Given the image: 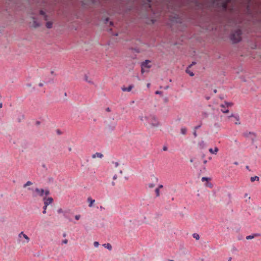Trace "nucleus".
Instances as JSON below:
<instances>
[{
    "mask_svg": "<svg viewBox=\"0 0 261 261\" xmlns=\"http://www.w3.org/2000/svg\"><path fill=\"white\" fill-rule=\"evenodd\" d=\"M134 87V85H130L128 87H122L121 88V90L124 91V92H130L132 89Z\"/></svg>",
    "mask_w": 261,
    "mask_h": 261,
    "instance_id": "7",
    "label": "nucleus"
},
{
    "mask_svg": "<svg viewBox=\"0 0 261 261\" xmlns=\"http://www.w3.org/2000/svg\"><path fill=\"white\" fill-rule=\"evenodd\" d=\"M155 93L156 94H161L162 93V92L160 91H156Z\"/></svg>",
    "mask_w": 261,
    "mask_h": 261,
    "instance_id": "35",
    "label": "nucleus"
},
{
    "mask_svg": "<svg viewBox=\"0 0 261 261\" xmlns=\"http://www.w3.org/2000/svg\"><path fill=\"white\" fill-rule=\"evenodd\" d=\"M227 119L230 121L234 122V123L237 125L240 124L239 121L240 119L238 116H234L233 114H231V115L227 117Z\"/></svg>",
    "mask_w": 261,
    "mask_h": 261,
    "instance_id": "5",
    "label": "nucleus"
},
{
    "mask_svg": "<svg viewBox=\"0 0 261 261\" xmlns=\"http://www.w3.org/2000/svg\"><path fill=\"white\" fill-rule=\"evenodd\" d=\"M37 124H39V122H38V121L37 122Z\"/></svg>",
    "mask_w": 261,
    "mask_h": 261,
    "instance_id": "53",
    "label": "nucleus"
},
{
    "mask_svg": "<svg viewBox=\"0 0 261 261\" xmlns=\"http://www.w3.org/2000/svg\"><path fill=\"white\" fill-rule=\"evenodd\" d=\"M113 165H114V167L115 168H117L119 165V164L118 162H113Z\"/></svg>",
    "mask_w": 261,
    "mask_h": 261,
    "instance_id": "27",
    "label": "nucleus"
},
{
    "mask_svg": "<svg viewBox=\"0 0 261 261\" xmlns=\"http://www.w3.org/2000/svg\"><path fill=\"white\" fill-rule=\"evenodd\" d=\"M22 237L26 240V243H28L30 241V238L24 233Z\"/></svg>",
    "mask_w": 261,
    "mask_h": 261,
    "instance_id": "23",
    "label": "nucleus"
},
{
    "mask_svg": "<svg viewBox=\"0 0 261 261\" xmlns=\"http://www.w3.org/2000/svg\"><path fill=\"white\" fill-rule=\"evenodd\" d=\"M47 206L44 205V206H43V214H46V210L47 208Z\"/></svg>",
    "mask_w": 261,
    "mask_h": 261,
    "instance_id": "29",
    "label": "nucleus"
},
{
    "mask_svg": "<svg viewBox=\"0 0 261 261\" xmlns=\"http://www.w3.org/2000/svg\"><path fill=\"white\" fill-rule=\"evenodd\" d=\"M163 188V186L162 185H160L158 186V188H156L155 189V195H156V197H159L160 196V189H162Z\"/></svg>",
    "mask_w": 261,
    "mask_h": 261,
    "instance_id": "9",
    "label": "nucleus"
},
{
    "mask_svg": "<svg viewBox=\"0 0 261 261\" xmlns=\"http://www.w3.org/2000/svg\"><path fill=\"white\" fill-rule=\"evenodd\" d=\"M93 245L95 247H98L99 244L98 242L95 241L94 242Z\"/></svg>",
    "mask_w": 261,
    "mask_h": 261,
    "instance_id": "28",
    "label": "nucleus"
},
{
    "mask_svg": "<svg viewBox=\"0 0 261 261\" xmlns=\"http://www.w3.org/2000/svg\"><path fill=\"white\" fill-rule=\"evenodd\" d=\"M181 133L182 135H186L187 133V129L185 127H182L180 129Z\"/></svg>",
    "mask_w": 261,
    "mask_h": 261,
    "instance_id": "19",
    "label": "nucleus"
},
{
    "mask_svg": "<svg viewBox=\"0 0 261 261\" xmlns=\"http://www.w3.org/2000/svg\"><path fill=\"white\" fill-rule=\"evenodd\" d=\"M155 184H153V183H148L147 184V186L149 188H153L155 187Z\"/></svg>",
    "mask_w": 261,
    "mask_h": 261,
    "instance_id": "21",
    "label": "nucleus"
},
{
    "mask_svg": "<svg viewBox=\"0 0 261 261\" xmlns=\"http://www.w3.org/2000/svg\"><path fill=\"white\" fill-rule=\"evenodd\" d=\"M150 61L149 60H145L144 62H142L141 64V67L144 68H149L151 67V65H149Z\"/></svg>",
    "mask_w": 261,
    "mask_h": 261,
    "instance_id": "6",
    "label": "nucleus"
},
{
    "mask_svg": "<svg viewBox=\"0 0 261 261\" xmlns=\"http://www.w3.org/2000/svg\"><path fill=\"white\" fill-rule=\"evenodd\" d=\"M193 64H195L194 62H193L192 64H191L189 67H191Z\"/></svg>",
    "mask_w": 261,
    "mask_h": 261,
    "instance_id": "43",
    "label": "nucleus"
},
{
    "mask_svg": "<svg viewBox=\"0 0 261 261\" xmlns=\"http://www.w3.org/2000/svg\"><path fill=\"white\" fill-rule=\"evenodd\" d=\"M186 72L188 74H189V75L191 76H193L194 75V73L192 72H190L188 69H187L186 70Z\"/></svg>",
    "mask_w": 261,
    "mask_h": 261,
    "instance_id": "26",
    "label": "nucleus"
},
{
    "mask_svg": "<svg viewBox=\"0 0 261 261\" xmlns=\"http://www.w3.org/2000/svg\"><path fill=\"white\" fill-rule=\"evenodd\" d=\"M241 30L238 29L231 33L230 39L233 43H237L241 40Z\"/></svg>",
    "mask_w": 261,
    "mask_h": 261,
    "instance_id": "2",
    "label": "nucleus"
},
{
    "mask_svg": "<svg viewBox=\"0 0 261 261\" xmlns=\"http://www.w3.org/2000/svg\"><path fill=\"white\" fill-rule=\"evenodd\" d=\"M163 149H164V150H167V147H164Z\"/></svg>",
    "mask_w": 261,
    "mask_h": 261,
    "instance_id": "47",
    "label": "nucleus"
},
{
    "mask_svg": "<svg viewBox=\"0 0 261 261\" xmlns=\"http://www.w3.org/2000/svg\"><path fill=\"white\" fill-rule=\"evenodd\" d=\"M169 261H174V260H169Z\"/></svg>",
    "mask_w": 261,
    "mask_h": 261,
    "instance_id": "55",
    "label": "nucleus"
},
{
    "mask_svg": "<svg viewBox=\"0 0 261 261\" xmlns=\"http://www.w3.org/2000/svg\"><path fill=\"white\" fill-rule=\"evenodd\" d=\"M40 14H41V15H43V16H44V19H45V20H47V16H46V15L45 14V13H44L42 10H41V11H40Z\"/></svg>",
    "mask_w": 261,
    "mask_h": 261,
    "instance_id": "24",
    "label": "nucleus"
},
{
    "mask_svg": "<svg viewBox=\"0 0 261 261\" xmlns=\"http://www.w3.org/2000/svg\"><path fill=\"white\" fill-rule=\"evenodd\" d=\"M260 236V234H259V233H255V234H253V235H249V236H247V237H246V239L247 240H250V239H253V238H255V237H259V236Z\"/></svg>",
    "mask_w": 261,
    "mask_h": 261,
    "instance_id": "12",
    "label": "nucleus"
},
{
    "mask_svg": "<svg viewBox=\"0 0 261 261\" xmlns=\"http://www.w3.org/2000/svg\"><path fill=\"white\" fill-rule=\"evenodd\" d=\"M214 92L216 93H217V90H215L214 91Z\"/></svg>",
    "mask_w": 261,
    "mask_h": 261,
    "instance_id": "51",
    "label": "nucleus"
},
{
    "mask_svg": "<svg viewBox=\"0 0 261 261\" xmlns=\"http://www.w3.org/2000/svg\"><path fill=\"white\" fill-rule=\"evenodd\" d=\"M155 179L156 181L158 182V178H155Z\"/></svg>",
    "mask_w": 261,
    "mask_h": 261,
    "instance_id": "49",
    "label": "nucleus"
},
{
    "mask_svg": "<svg viewBox=\"0 0 261 261\" xmlns=\"http://www.w3.org/2000/svg\"><path fill=\"white\" fill-rule=\"evenodd\" d=\"M112 186H115V182L114 181H113L112 182Z\"/></svg>",
    "mask_w": 261,
    "mask_h": 261,
    "instance_id": "40",
    "label": "nucleus"
},
{
    "mask_svg": "<svg viewBox=\"0 0 261 261\" xmlns=\"http://www.w3.org/2000/svg\"><path fill=\"white\" fill-rule=\"evenodd\" d=\"M33 25L34 28L38 27L40 25L39 23H38L35 20H33Z\"/></svg>",
    "mask_w": 261,
    "mask_h": 261,
    "instance_id": "22",
    "label": "nucleus"
},
{
    "mask_svg": "<svg viewBox=\"0 0 261 261\" xmlns=\"http://www.w3.org/2000/svg\"><path fill=\"white\" fill-rule=\"evenodd\" d=\"M207 163V161L206 160H204L203 161V163L204 164H206Z\"/></svg>",
    "mask_w": 261,
    "mask_h": 261,
    "instance_id": "45",
    "label": "nucleus"
},
{
    "mask_svg": "<svg viewBox=\"0 0 261 261\" xmlns=\"http://www.w3.org/2000/svg\"><path fill=\"white\" fill-rule=\"evenodd\" d=\"M44 204L48 206L49 204L52 203L53 199L51 197H48L47 199L44 198Z\"/></svg>",
    "mask_w": 261,
    "mask_h": 261,
    "instance_id": "8",
    "label": "nucleus"
},
{
    "mask_svg": "<svg viewBox=\"0 0 261 261\" xmlns=\"http://www.w3.org/2000/svg\"><path fill=\"white\" fill-rule=\"evenodd\" d=\"M63 212V210L62 208H60L58 210V213H62Z\"/></svg>",
    "mask_w": 261,
    "mask_h": 261,
    "instance_id": "36",
    "label": "nucleus"
},
{
    "mask_svg": "<svg viewBox=\"0 0 261 261\" xmlns=\"http://www.w3.org/2000/svg\"><path fill=\"white\" fill-rule=\"evenodd\" d=\"M193 135L195 137H197V133H196V131H194L193 132Z\"/></svg>",
    "mask_w": 261,
    "mask_h": 261,
    "instance_id": "38",
    "label": "nucleus"
},
{
    "mask_svg": "<svg viewBox=\"0 0 261 261\" xmlns=\"http://www.w3.org/2000/svg\"><path fill=\"white\" fill-rule=\"evenodd\" d=\"M259 179V177L257 176L251 177L250 178V180L251 182H254V181H258Z\"/></svg>",
    "mask_w": 261,
    "mask_h": 261,
    "instance_id": "15",
    "label": "nucleus"
},
{
    "mask_svg": "<svg viewBox=\"0 0 261 261\" xmlns=\"http://www.w3.org/2000/svg\"><path fill=\"white\" fill-rule=\"evenodd\" d=\"M228 261H231V257H230L228 259Z\"/></svg>",
    "mask_w": 261,
    "mask_h": 261,
    "instance_id": "50",
    "label": "nucleus"
},
{
    "mask_svg": "<svg viewBox=\"0 0 261 261\" xmlns=\"http://www.w3.org/2000/svg\"><path fill=\"white\" fill-rule=\"evenodd\" d=\"M87 201L89 203L88 206L90 207H91L93 206V204L95 203V200L92 199L90 197H88L87 199Z\"/></svg>",
    "mask_w": 261,
    "mask_h": 261,
    "instance_id": "10",
    "label": "nucleus"
},
{
    "mask_svg": "<svg viewBox=\"0 0 261 261\" xmlns=\"http://www.w3.org/2000/svg\"><path fill=\"white\" fill-rule=\"evenodd\" d=\"M103 246L108 249L109 250H111L112 249V245L109 243L104 244H103Z\"/></svg>",
    "mask_w": 261,
    "mask_h": 261,
    "instance_id": "14",
    "label": "nucleus"
},
{
    "mask_svg": "<svg viewBox=\"0 0 261 261\" xmlns=\"http://www.w3.org/2000/svg\"><path fill=\"white\" fill-rule=\"evenodd\" d=\"M81 218V215H76L75 216V219L76 220H79Z\"/></svg>",
    "mask_w": 261,
    "mask_h": 261,
    "instance_id": "31",
    "label": "nucleus"
},
{
    "mask_svg": "<svg viewBox=\"0 0 261 261\" xmlns=\"http://www.w3.org/2000/svg\"><path fill=\"white\" fill-rule=\"evenodd\" d=\"M23 232H21L18 235L19 238H21V237L23 235Z\"/></svg>",
    "mask_w": 261,
    "mask_h": 261,
    "instance_id": "34",
    "label": "nucleus"
},
{
    "mask_svg": "<svg viewBox=\"0 0 261 261\" xmlns=\"http://www.w3.org/2000/svg\"><path fill=\"white\" fill-rule=\"evenodd\" d=\"M3 104L2 103H0V108H2Z\"/></svg>",
    "mask_w": 261,
    "mask_h": 261,
    "instance_id": "46",
    "label": "nucleus"
},
{
    "mask_svg": "<svg viewBox=\"0 0 261 261\" xmlns=\"http://www.w3.org/2000/svg\"><path fill=\"white\" fill-rule=\"evenodd\" d=\"M208 179H209V178H207V177H203L201 178V180H202V181H207Z\"/></svg>",
    "mask_w": 261,
    "mask_h": 261,
    "instance_id": "30",
    "label": "nucleus"
},
{
    "mask_svg": "<svg viewBox=\"0 0 261 261\" xmlns=\"http://www.w3.org/2000/svg\"><path fill=\"white\" fill-rule=\"evenodd\" d=\"M199 145L200 147V148H203L205 147V143L203 141H201L199 143Z\"/></svg>",
    "mask_w": 261,
    "mask_h": 261,
    "instance_id": "18",
    "label": "nucleus"
},
{
    "mask_svg": "<svg viewBox=\"0 0 261 261\" xmlns=\"http://www.w3.org/2000/svg\"><path fill=\"white\" fill-rule=\"evenodd\" d=\"M44 194L47 196L49 194V191L48 190L44 191L42 189L36 188L35 191L33 192V196L34 197L37 196H43Z\"/></svg>",
    "mask_w": 261,
    "mask_h": 261,
    "instance_id": "3",
    "label": "nucleus"
},
{
    "mask_svg": "<svg viewBox=\"0 0 261 261\" xmlns=\"http://www.w3.org/2000/svg\"><path fill=\"white\" fill-rule=\"evenodd\" d=\"M117 178V175H116V174H115V175H114L113 176V180H116Z\"/></svg>",
    "mask_w": 261,
    "mask_h": 261,
    "instance_id": "37",
    "label": "nucleus"
},
{
    "mask_svg": "<svg viewBox=\"0 0 261 261\" xmlns=\"http://www.w3.org/2000/svg\"><path fill=\"white\" fill-rule=\"evenodd\" d=\"M139 119L143 124L148 128L157 127L160 125L156 117L151 114L145 113L142 114L139 116Z\"/></svg>",
    "mask_w": 261,
    "mask_h": 261,
    "instance_id": "1",
    "label": "nucleus"
},
{
    "mask_svg": "<svg viewBox=\"0 0 261 261\" xmlns=\"http://www.w3.org/2000/svg\"><path fill=\"white\" fill-rule=\"evenodd\" d=\"M33 184L31 181H28L26 182V184H25L24 185H23V188H26L28 186H31Z\"/></svg>",
    "mask_w": 261,
    "mask_h": 261,
    "instance_id": "20",
    "label": "nucleus"
},
{
    "mask_svg": "<svg viewBox=\"0 0 261 261\" xmlns=\"http://www.w3.org/2000/svg\"><path fill=\"white\" fill-rule=\"evenodd\" d=\"M232 106V103L225 102L224 104H221L220 105L221 108V111L224 113H227L229 112L228 109V107H231Z\"/></svg>",
    "mask_w": 261,
    "mask_h": 261,
    "instance_id": "4",
    "label": "nucleus"
},
{
    "mask_svg": "<svg viewBox=\"0 0 261 261\" xmlns=\"http://www.w3.org/2000/svg\"><path fill=\"white\" fill-rule=\"evenodd\" d=\"M200 127V125L197 126L195 127V129H198Z\"/></svg>",
    "mask_w": 261,
    "mask_h": 261,
    "instance_id": "41",
    "label": "nucleus"
},
{
    "mask_svg": "<svg viewBox=\"0 0 261 261\" xmlns=\"http://www.w3.org/2000/svg\"><path fill=\"white\" fill-rule=\"evenodd\" d=\"M103 156V155L99 152H96L92 155V158L93 159L99 158H102Z\"/></svg>",
    "mask_w": 261,
    "mask_h": 261,
    "instance_id": "11",
    "label": "nucleus"
},
{
    "mask_svg": "<svg viewBox=\"0 0 261 261\" xmlns=\"http://www.w3.org/2000/svg\"><path fill=\"white\" fill-rule=\"evenodd\" d=\"M62 243H63V244H67V243H68V240H67V239H65V240H64L62 241Z\"/></svg>",
    "mask_w": 261,
    "mask_h": 261,
    "instance_id": "33",
    "label": "nucleus"
},
{
    "mask_svg": "<svg viewBox=\"0 0 261 261\" xmlns=\"http://www.w3.org/2000/svg\"><path fill=\"white\" fill-rule=\"evenodd\" d=\"M84 80H85V81L86 82H88L89 83L93 84V82H92V80L91 79H89L87 75L85 76Z\"/></svg>",
    "mask_w": 261,
    "mask_h": 261,
    "instance_id": "17",
    "label": "nucleus"
},
{
    "mask_svg": "<svg viewBox=\"0 0 261 261\" xmlns=\"http://www.w3.org/2000/svg\"><path fill=\"white\" fill-rule=\"evenodd\" d=\"M66 234H65V233H64V234H63V236H64V237H66Z\"/></svg>",
    "mask_w": 261,
    "mask_h": 261,
    "instance_id": "52",
    "label": "nucleus"
},
{
    "mask_svg": "<svg viewBox=\"0 0 261 261\" xmlns=\"http://www.w3.org/2000/svg\"><path fill=\"white\" fill-rule=\"evenodd\" d=\"M193 237L194 238L196 239L197 240L199 239V236L197 233H194L193 234Z\"/></svg>",
    "mask_w": 261,
    "mask_h": 261,
    "instance_id": "25",
    "label": "nucleus"
},
{
    "mask_svg": "<svg viewBox=\"0 0 261 261\" xmlns=\"http://www.w3.org/2000/svg\"><path fill=\"white\" fill-rule=\"evenodd\" d=\"M218 151H219L218 148L217 147H215L214 150H213L212 148H210L209 149L210 152L212 153V154H216L217 153Z\"/></svg>",
    "mask_w": 261,
    "mask_h": 261,
    "instance_id": "13",
    "label": "nucleus"
},
{
    "mask_svg": "<svg viewBox=\"0 0 261 261\" xmlns=\"http://www.w3.org/2000/svg\"><path fill=\"white\" fill-rule=\"evenodd\" d=\"M244 196H245V197L247 198L248 200H249V199H250V197L249 196H248V195L247 193L245 194Z\"/></svg>",
    "mask_w": 261,
    "mask_h": 261,
    "instance_id": "32",
    "label": "nucleus"
},
{
    "mask_svg": "<svg viewBox=\"0 0 261 261\" xmlns=\"http://www.w3.org/2000/svg\"><path fill=\"white\" fill-rule=\"evenodd\" d=\"M69 150L70 151H71V148H70L69 149Z\"/></svg>",
    "mask_w": 261,
    "mask_h": 261,
    "instance_id": "54",
    "label": "nucleus"
},
{
    "mask_svg": "<svg viewBox=\"0 0 261 261\" xmlns=\"http://www.w3.org/2000/svg\"><path fill=\"white\" fill-rule=\"evenodd\" d=\"M147 87H149V86H150V84H147Z\"/></svg>",
    "mask_w": 261,
    "mask_h": 261,
    "instance_id": "48",
    "label": "nucleus"
},
{
    "mask_svg": "<svg viewBox=\"0 0 261 261\" xmlns=\"http://www.w3.org/2000/svg\"><path fill=\"white\" fill-rule=\"evenodd\" d=\"M53 23L50 21H48L46 23V27L48 29H50L52 28Z\"/></svg>",
    "mask_w": 261,
    "mask_h": 261,
    "instance_id": "16",
    "label": "nucleus"
},
{
    "mask_svg": "<svg viewBox=\"0 0 261 261\" xmlns=\"http://www.w3.org/2000/svg\"><path fill=\"white\" fill-rule=\"evenodd\" d=\"M119 173H120V174H122V170H121V169H120V170H119Z\"/></svg>",
    "mask_w": 261,
    "mask_h": 261,
    "instance_id": "42",
    "label": "nucleus"
},
{
    "mask_svg": "<svg viewBox=\"0 0 261 261\" xmlns=\"http://www.w3.org/2000/svg\"><path fill=\"white\" fill-rule=\"evenodd\" d=\"M223 7H224V8L225 9H226V7H227L226 4H224V6H223Z\"/></svg>",
    "mask_w": 261,
    "mask_h": 261,
    "instance_id": "44",
    "label": "nucleus"
},
{
    "mask_svg": "<svg viewBox=\"0 0 261 261\" xmlns=\"http://www.w3.org/2000/svg\"><path fill=\"white\" fill-rule=\"evenodd\" d=\"M144 67H141V72H142V73H144Z\"/></svg>",
    "mask_w": 261,
    "mask_h": 261,
    "instance_id": "39",
    "label": "nucleus"
}]
</instances>
